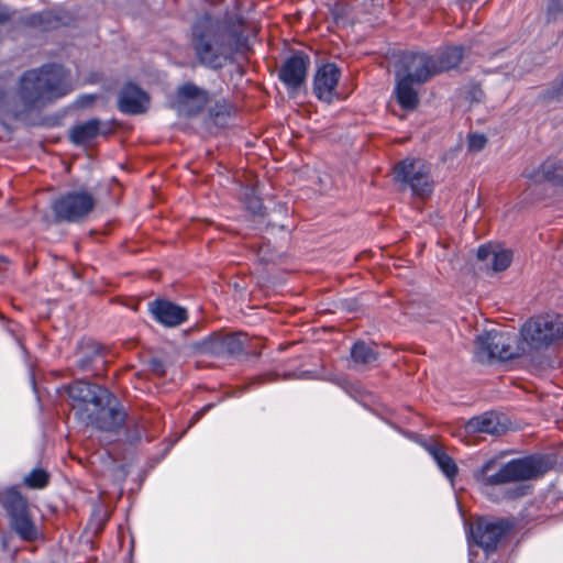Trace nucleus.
<instances>
[{
  "instance_id": "b1692460",
  "label": "nucleus",
  "mask_w": 563,
  "mask_h": 563,
  "mask_svg": "<svg viewBox=\"0 0 563 563\" xmlns=\"http://www.w3.org/2000/svg\"><path fill=\"white\" fill-rule=\"evenodd\" d=\"M462 46H448L433 54L437 75L456 68L463 59Z\"/></svg>"
},
{
  "instance_id": "9b49d317",
  "label": "nucleus",
  "mask_w": 563,
  "mask_h": 563,
  "mask_svg": "<svg viewBox=\"0 0 563 563\" xmlns=\"http://www.w3.org/2000/svg\"><path fill=\"white\" fill-rule=\"evenodd\" d=\"M511 526L506 520H487L481 518L470 529L472 541L482 548L486 554L496 551L497 545Z\"/></svg>"
},
{
  "instance_id": "4c0bfd02",
  "label": "nucleus",
  "mask_w": 563,
  "mask_h": 563,
  "mask_svg": "<svg viewBox=\"0 0 563 563\" xmlns=\"http://www.w3.org/2000/svg\"><path fill=\"white\" fill-rule=\"evenodd\" d=\"M141 438H142L141 433H140V432H137L136 437H134L133 439H134V440H141Z\"/></svg>"
},
{
  "instance_id": "58836bf2",
  "label": "nucleus",
  "mask_w": 563,
  "mask_h": 563,
  "mask_svg": "<svg viewBox=\"0 0 563 563\" xmlns=\"http://www.w3.org/2000/svg\"><path fill=\"white\" fill-rule=\"evenodd\" d=\"M470 563H473V561H472V560H470Z\"/></svg>"
},
{
  "instance_id": "f704fd0d",
  "label": "nucleus",
  "mask_w": 563,
  "mask_h": 563,
  "mask_svg": "<svg viewBox=\"0 0 563 563\" xmlns=\"http://www.w3.org/2000/svg\"><path fill=\"white\" fill-rule=\"evenodd\" d=\"M95 100V97L92 95H85L79 98V102L82 106L90 104Z\"/></svg>"
},
{
  "instance_id": "0eeeda50",
  "label": "nucleus",
  "mask_w": 563,
  "mask_h": 563,
  "mask_svg": "<svg viewBox=\"0 0 563 563\" xmlns=\"http://www.w3.org/2000/svg\"><path fill=\"white\" fill-rule=\"evenodd\" d=\"M95 206L92 192L79 188L57 196L52 201L51 209L56 223H79L88 218Z\"/></svg>"
},
{
  "instance_id": "20e7f679",
  "label": "nucleus",
  "mask_w": 563,
  "mask_h": 563,
  "mask_svg": "<svg viewBox=\"0 0 563 563\" xmlns=\"http://www.w3.org/2000/svg\"><path fill=\"white\" fill-rule=\"evenodd\" d=\"M563 339V314L545 313L528 319L519 331L522 356L533 360L537 355Z\"/></svg>"
},
{
  "instance_id": "393cba45",
  "label": "nucleus",
  "mask_w": 563,
  "mask_h": 563,
  "mask_svg": "<svg viewBox=\"0 0 563 563\" xmlns=\"http://www.w3.org/2000/svg\"><path fill=\"white\" fill-rule=\"evenodd\" d=\"M100 131V121L90 119L74 125L69 131V139L76 145H82L93 140Z\"/></svg>"
},
{
  "instance_id": "6e6552de",
  "label": "nucleus",
  "mask_w": 563,
  "mask_h": 563,
  "mask_svg": "<svg viewBox=\"0 0 563 563\" xmlns=\"http://www.w3.org/2000/svg\"><path fill=\"white\" fill-rule=\"evenodd\" d=\"M394 179L413 196L428 197L433 191L430 166L421 158L407 157L394 166Z\"/></svg>"
},
{
  "instance_id": "1a4fd4ad",
  "label": "nucleus",
  "mask_w": 563,
  "mask_h": 563,
  "mask_svg": "<svg viewBox=\"0 0 563 563\" xmlns=\"http://www.w3.org/2000/svg\"><path fill=\"white\" fill-rule=\"evenodd\" d=\"M67 394L71 401V409L79 421L88 418L89 412L96 410L100 401L110 397V390L107 388L81 379L71 383L67 387Z\"/></svg>"
},
{
  "instance_id": "c9c22d12",
  "label": "nucleus",
  "mask_w": 563,
  "mask_h": 563,
  "mask_svg": "<svg viewBox=\"0 0 563 563\" xmlns=\"http://www.w3.org/2000/svg\"><path fill=\"white\" fill-rule=\"evenodd\" d=\"M212 407L211 404L206 405L200 411L196 412L195 419L198 420L203 413H206Z\"/></svg>"
},
{
  "instance_id": "cd10ccee",
  "label": "nucleus",
  "mask_w": 563,
  "mask_h": 563,
  "mask_svg": "<svg viewBox=\"0 0 563 563\" xmlns=\"http://www.w3.org/2000/svg\"><path fill=\"white\" fill-rule=\"evenodd\" d=\"M545 15L548 22H553L563 15V0H548Z\"/></svg>"
},
{
  "instance_id": "473e14b6",
  "label": "nucleus",
  "mask_w": 563,
  "mask_h": 563,
  "mask_svg": "<svg viewBox=\"0 0 563 563\" xmlns=\"http://www.w3.org/2000/svg\"><path fill=\"white\" fill-rule=\"evenodd\" d=\"M49 20V13H37L30 18V23L33 25H43L44 22Z\"/></svg>"
},
{
  "instance_id": "f3484780",
  "label": "nucleus",
  "mask_w": 563,
  "mask_h": 563,
  "mask_svg": "<svg viewBox=\"0 0 563 563\" xmlns=\"http://www.w3.org/2000/svg\"><path fill=\"white\" fill-rule=\"evenodd\" d=\"M148 310L153 318L166 328H175L188 319L186 308L166 299H156L148 303Z\"/></svg>"
},
{
  "instance_id": "dca6fc26",
  "label": "nucleus",
  "mask_w": 563,
  "mask_h": 563,
  "mask_svg": "<svg viewBox=\"0 0 563 563\" xmlns=\"http://www.w3.org/2000/svg\"><path fill=\"white\" fill-rule=\"evenodd\" d=\"M341 71L335 64H324L320 66L313 78V93L323 102L331 103L336 93V86Z\"/></svg>"
},
{
  "instance_id": "a211bd4d",
  "label": "nucleus",
  "mask_w": 563,
  "mask_h": 563,
  "mask_svg": "<svg viewBox=\"0 0 563 563\" xmlns=\"http://www.w3.org/2000/svg\"><path fill=\"white\" fill-rule=\"evenodd\" d=\"M147 95L137 86L126 84L118 99V108L122 113L140 114L146 111L148 107Z\"/></svg>"
},
{
  "instance_id": "a878e982",
  "label": "nucleus",
  "mask_w": 563,
  "mask_h": 563,
  "mask_svg": "<svg viewBox=\"0 0 563 563\" xmlns=\"http://www.w3.org/2000/svg\"><path fill=\"white\" fill-rule=\"evenodd\" d=\"M377 352L367 343L357 341L351 347V358L356 365H369L377 361Z\"/></svg>"
},
{
  "instance_id": "2eb2a0df",
  "label": "nucleus",
  "mask_w": 563,
  "mask_h": 563,
  "mask_svg": "<svg viewBox=\"0 0 563 563\" xmlns=\"http://www.w3.org/2000/svg\"><path fill=\"white\" fill-rule=\"evenodd\" d=\"M245 336L243 333L212 334L203 339L198 347L201 353L211 355H239L244 351Z\"/></svg>"
},
{
  "instance_id": "bb28decb",
  "label": "nucleus",
  "mask_w": 563,
  "mask_h": 563,
  "mask_svg": "<svg viewBox=\"0 0 563 563\" xmlns=\"http://www.w3.org/2000/svg\"><path fill=\"white\" fill-rule=\"evenodd\" d=\"M49 482V474L43 468L32 470L24 478L23 483L26 487L32 489H42L47 486Z\"/></svg>"
},
{
  "instance_id": "c85d7f7f",
  "label": "nucleus",
  "mask_w": 563,
  "mask_h": 563,
  "mask_svg": "<svg viewBox=\"0 0 563 563\" xmlns=\"http://www.w3.org/2000/svg\"><path fill=\"white\" fill-rule=\"evenodd\" d=\"M487 143V139L484 134L473 133L468 135L467 146L468 150L474 152L482 151Z\"/></svg>"
},
{
  "instance_id": "ddd939ff",
  "label": "nucleus",
  "mask_w": 563,
  "mask_h": 563,
  "mask_svg": "<svg viewBox=\"0 0 563 563\" xmlns=\"http://www.w3.org/2000/svg\"><path fill=\"white\" fill-rule=\"evenodd\" d=\"M309 66L310 57L303 52H296L283 63L278 78L288 90L296 91L305 85Z\"/></svg>"
},
{
  "instance_id": "e433bc0d",
  "label": "nucleus",
  "mask_w": 563,
  "mask_h": 563,
  "mask_svg": "<svg viewBox=\"0 0 563 563\" xmlns=\"http://www.w3.org/2000/svg\"><path fill=\"white\" fill-rule=\"evenodd\" d=\"M7 97V92L3 89H0V114L3 112V103Z\"/></svg>"
},
{
  "instance_id": "9d476101",
  "label": "nucleus",
  "mask_w": 563,
  "mask_h": 563,
  "mask_svg": "<svg viewBox=\"0 0 563 563\" xmlns=\"http://www.w3.org/2000/svg\"><path fill=\"white\" fill-rule=\"evenodd\" d=\"M126 418L124 407L110 391V397L100 401L96 410H91L89 417L84 418L81 422L100 431L117 433L124 426Z\"/></svg>"
},
{
  "instance_id": "72a5a7b5",
  "label": "nucleus",
  "mask_w": 563,
  "mask_h": 563,
  "mask_svg": "<svg viewBox=\"0 0 563 563\" xmlns=\"http://www.w3.org/2000/svg\"><path fill=\"white\" fill-rule=\"evenodd\" d=\"M11 16L12 13L10 12V10L7 7L0 4V23L8 22L11 19Z\"/></svg>"
},
{
  "instance_id": "7c9ffc66",
  "label": "nucleus",
  "mask_w": 563,
  "mask_h": 563,
  "mask_svg": "<svg viewBox=\"0 0 563 563\" xmlns=\"http://www.w3.org/2000/svg\"><path fill=\"white\" fill-rule=\"evenodd\" d=\"M246 208L254 214L261 213L262 210V201L258 197L251 195L246 199Z\"/></svg>"
},
{
  "instance_id": "412c9836",
  "label": "nucleus",
  "mask_w": 563,
  "mask_h": 563,
  "mask_svg": "<svg viewBox=\"0 0 563 563\" xmlns=\"http://www.w3.org/2000/svg\"><path fill=\"white\" fill-rule=\"evenodd\" d=\"M423 446L434 460L440 471L453 484L459 473V467L454 460L444 451L442 445L434 441L426 443Z\"/></svg>"
},
{
  "instance_id": "aec40b11",
  "label": "nucleus",
  "mask_w": 563,
  "mask_h": 563,
  "mask_svg": "<svg viewBox=\"0 0 563 563\" xmlns=\"http://www.w3.org/2000/svg\"><path fill=\"white\" fill-rule=\"evenodd\" d=\"M466 431L470 433H486L499 435L505 431V426L499 422V418L494 412H485L473 417L466 422Z\"/></svg>"
},
{
  "instance_id": "7ed1b4c3",
  "label": "nucleus",
  "mask_w": 563,
  "mask_h": 563,
  "mask_svg": "<svg viewBox=\"0 0 563 563\" xmlns=\"http://www.w3.org/2000/svg\"><path fill=\"white\" fill-rule=\"evenodd\" d=\"M548 470L547 460L542 456L514 459L504 465H499L497 459H490L475 473V478L483 485L496 486L539 477Z\"/></svg>"
},
{
  "instance_id": "39448f33",
  "label": "nucleus",
  "mask_w": 563,
  "mask_h": 563,
  "mask_svg": "<svg viewBox=\"0 0 563 563\" xmlns=\"http://www.w3.org/2000/svg\"><path fill=\"white\" fill-rule=\"evenodd\" d=\"M0 506L5 512L10 529L22 541L34 542L41 537L29 501L15 486L0 489Z\"/></svg>"
},
{
  "instance_id": "f8f14e48",
  "label": "nucleus",
  "mask_w": 563,
  "mask_h": 563,
  "mask_svg": "<svg viewBox=\"0 0 563 563\" xmlns=\"http://www.w3.org/2000/svg\"><path fill=\"white\" fill-rule=\"evenodd\" d=\"M208 102L207 90L194 82H186L177 88L173 107L181 115L194 117L203 111Z\"/></svg>"
},
{
  "instance_id": "2f4dec72",
  "label": "nucleus",
  "mask_w": 563,
  "mask_h": 563,
  "mask_svg": "<svg viewBox=\"0 0 563 563\" xmlns=\"http://www.w3.org/2000/svg\"><path fill=\"white\" fill-rule=\"evenodd\" d=\"M148 366H150V369L159 375V376H163L165 375V365L163 363V361H161L159 358H152L150 362H148Z\"/></svg>"
},
{
  "instance_id": "5701e85b",
  "label": "nucleus",
  "mask_w": 563,
  "mask_h": 563,
  "mask_svg": "<svg viewBox=\"0 0 563 563\" xmlns=\"http://www.w3.org/2000/svg\"><path fill=\"white\" fill-rule=\"evenodd\" d=\"M527 177L534 183L550 181L555 185H563V162L549 158Z\"/></svg>"
},
{
  "instance_id": "f03ea898",
  "label": "nucleus",
  "mask_w": 563,
  "mask_h": 563,
  "mask_svg": "<svg viewBox=\"0 0 563 563\" xmlns=\"http://www.w3.org/2000/svg\"><path fill=\"white\" fill-rule=\"evenodd\" d=\"M74 89L68 71L57 64H45L26 70L19 81L18 95L29 108L44 107L71 92Z\"/></svg>"
},
{
  "instance_id": "4be33fe9",
  "label": "nucleus",
  "mask_w": 563,
  "mask_h": 563,
  "mask_svg": "<svg viewBox=\"0 0 563 563\" xmlns=\"http://www.w3.org/2000/svg\"><path fill=\"white\" fill-rule=\"evenodd\" d=\"M416 81L409 77L401 76L400 71L397 73V82L395 87V95L397 102L405 110H413L419 104V96L413 88Z\"/></svg>"
},
{
  "instance_id": "c756f323",
  "label": "nucleus",
  "mask_w": 563,
  "mask_h": 563,
  "mask_svg": "<svg viewBox=\"0 0 563 563\" xmlns=\"http://www.w3.org/2000/svg\"><path fill=\"white\" fill-rule=\"evenodd\" d=\"M100 358V354L98 351H93L91 354H88V355H82L77 364H78V367L82 371H87L90 368V366L97 362L98 360Z\"/></svg>"
},
{
  "instance_id": "6ab92c4d",
  "label": "nucleus",
  "mask_w": 563,
  "mask_h": 563,
  "mask_svg": "<svg viewBox=\"0 0 563 563\" xmlns=\"http://www.w3.org/2000/svg\"><path fill=\"white\" fill-rule=\"evenodd\" d=\"M477 260L483 262L485 267L494 272H503L512 261V252L506 249H498L490 244L482 245L477 250Z\"/></svg>"
},
{
  "instance_id": "4468645a",
  "label": "nucleus",
  "mask_w": 563,
  "mask_h": 563,
  "mask_svg": "<svg viewBox=\"0 0 563 563\" xmlns=\"http://www.w3.org/2000/svg\"><path fill=\"white\" fill-rule=\"evenodd\" d=\"M404 77H409L416 84H423L433 76H437L433 56L424 52H411L401 58Z\"/></svg>"
},
{
  "instance_id": "f257e3e1",
  "label": "nucleus",
  "mask_w": 563,
  "mask_h": 563,
  "mask_svg": "<svg viewBox=\"0 0 563 563\" xmlns=\"http://www.w3.org/2000/svg\"><path fill=\"white\" fill-rule=\"evenodd\" d=\"M191 46L198 63L210 69H220L235 53L247 49V37L240 25L199 16L191 26Z\"/></svg>"
},
{
  "instance_id": "423d86ee",
  "label": "nucleus",
  "mask_w": 563,
  "mask_h": 563,
  "mask_svg": "<svg viewBox=\"0 0 563 563\" xmlns=\"http://www.w3.org/2000/svg\"><path fill=\"white\" fill-rule=\"evenodd\" d=\"M518 338L508 332L489 330L477 335L474 343V357L479 363H490L494 360L508 361L521 357Z\"/></svg>"
}]
</instances>
